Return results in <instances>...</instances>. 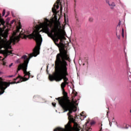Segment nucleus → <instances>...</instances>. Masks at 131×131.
<instances>
[{
	"label": "nucleus",
	"mask_w": 131,
	"mask_h": 131,
	"mask_svg": "<svg viewBox=\"0 0 131 131\" xmlns=\"http://www.w3.org/2000/svg\"><path fill=\"white\" fill-rule=\"evenodd\" d=\"M30 32H20L19 35H23L24 38H33L36 42V46L33 50V52L27 56L26 55H23L21 58L20 60H23L24 63H20L18 66L16 73H18L20 70H23L24 74V77H23L20 75L14 79V80H17L18 78L20 79V80L16 82H5L3 81V78H0V95H3L5 93V90L7 88L10 86V84H14V83H20L22 81H27L30 77V72H27V67H28V63L32 57H36L37 55L39 54V49H40V46H41V42H42V38L41 35L39 34V32H33L32 34H29ZM29 34V35H26ZM26 76H28V78H26Z\"/></svg>",
	"instance_id": "1"
},
{
	"label": "nucleus",
	"mask_w": 131,
	"mask_h": 131,
	"mask_svg": "<svg viewBox=\"0 0 131 131\" xmlns=\"http://www.w3.org/2000/svg\"><path fill=\"white\" fill-rule=\"evenodd\" d=\"M6 21L2 18V14H0V54H2L4 56L5 60L6 58L12 53V51H9V49H12L11 45L13 43L15 45V42H18L20 41V36H12L10 37V40L8 41V31H5L4 32L3 27H5Z\"/></svg>",
	"instance_id": "2"
},
{
	"label": "nucleus",
	"mask_w": 131,
	"mask_h": 131,
	"mask_svg": "<svg viewBox=\"0 0 131 131\" xmlns=\"http://www.w3.org/2000/svg\"><path fill=\"white\" fill-rule=\"evenodd\" d=\"M68 60H61L60 61H55V72L53 75H49V78L50 81L59 82L61 81L62 79H63V82L66 84H69L68 78V72L67 71L68 63H67Z\"/></svg>",
	"instance_id": "3"
},
{
	"label": "nucleus",
	"mask_w": 131,
	"mask_h": 131,
	"mask_svg": "<svg viewBox=\"0 0 131 131\" xmlns=\"http://www.w3.org/2000/svg\"><path fill=\"white\" fill-rule=\"evenodd\" d=\"M42 30L40 31L44 32L48 34L49 37H52L55 43L59 41V39L61 38L60 35H61V32L60 31L59 28L58 27H54L51 30L50 28H52V24L50 20L48 19H45L43 23L41 24Z\"/></svg>",
	"instance_id": "4"
},
{
	"label": "nucleus",
	"mask_w": 131,
	"mask_h": 131,
	"mask_svg": "<svg viewBox=\"0 0 131 131\" xmlns=\"http://www.w3.org/2000/svg\"><path fill=\"white\" fill-rule=\"evenodd\" d=\"M60 41L59 44L55 43L56 46L59 48V53H58L56 55L55 62H61V61H68L70 62L71 59H70V56L68 54V50L65 49V45L63 43V40L66 39V37L63 35L62 32L60 34Z\"/></svg>",
	"instance_id": "5"
},
{
	"label": "nucleus",
	"mask_w": 131,
	"mask_h": 131,
	"mask_svg": "<svg viewBox=\"0 0 131 131\" xmlns=\"http://www.w3.org/2000/svg\"><path fill=\"white\" fill-rule=\"evenodd\" d=\"M62 94L63 96L56 98V100L58 101V104L60 105V106L74 102V100L71 101L69 99L68 94L66 92H65V90H62Z\"/></svg>",
	"instance_id": "6"
},
{
	"label": "nucleus",
	"mask_w": 131,
	"mask_h": 131,
	"mask_svg": "<svg viewBox=\"0 0 131 131\" xmlns=\"http://www.w3.org/2000/svg\"><path fill=\"white\" fill-rule=\"evenodd\" d=\"M60 106L64 111L63 112H67V111H69V113L71 114L72 112H74V101Z\"/></svg>",
	"instance_id": "7"
},
{
	"label": "nucleus",
	"mask_w": 131,
	"mask_h": 131,
	"mask_svg": "<svg viewBox=\"0 0 131 131\" xmlns=\"http://www.w3.org/2000/svg\"><path fill=\"white\" fill-rule=\"evenodd\" d=\"M59 4H60V0H57L56 3L54 5V9H56V10L59 9Z\"/></svg>",
	"instance_id": "8"
},
{
	"label": "nucleus",
	"mask_w": 131,
	"mask_h": 131,
	"mask_svg": "<svg viewBox=\"0 0 131 131\" xmlns=\"http://www.w3.org/2000/svg\"><path fill=\"white\" fill-rule=\"evenodd\" d=\"M108 5L110 6V8L112 9V10L114 9V7L116 6L114 2L110 3Z\"/></svg>",
	"instance_id": "9"
},
{
	"label": "nucleus",
	"mask_w": 131,
	"mask_h": 131,
	"mask_svg": "<svg viewBox=\"0 0 131 131\" xmlns=\"http://www.w3.org/2000/svg\"><path fill=\"white\" fill-rule=\"evenodd\" d=\"M69 84H66V83H65L64 82H63L61 83V88L62 89V90H64L65 89V88L66 86V85H68Z\"/></svg>",
	"instance_id": "10"
},
{
	"label": "nucleus",
	"mask_w": 131,
	"mask_h": 131,
	"mask_svg": "<svg viewBox=\"0 0 131 131\" xmlns=\"http://www.w3.org/2000/svg\"><path fill=\"white\" fill-rule=\"evenodd\" d=\"M19 26L17 27V29H16V32H20V29H21V27H22V26H21V23H19Z\"/></svg>",
	"instance_id": "11"
},
{
	"label": "nucleus",
	"mask_w": 131,
	"mask_h": 131,
	"mask_svg": "<svg viewBox=\"0 0 131 131\" xmlns=\"http://www.w3.org/2000/svg\"><path fill=\"white\" fill-rule=\"evenodd\" d=\"M16 20L15 19L12 20L10 24H9V25H9V26H12V25L14 23V22H15Z\"/></svg>",
	"instance_id": "12"
},
{
	"label": "nucleus",
	"mask_w": 131,
	"mask_h": 131,
	"mask_svg": "<svg viewBox=\"0 0 131 131\" xmlns=\"http://www.w3.org/2000/svg\"><path fill=\"white\" fill-rule=\"evenodd\" d=\"M128 79L129 81H130V82H131V74L130 73L129 75L128 74Z\"/></svg>",
	"instance_id": "13"
},
{
	"label": "nucleus",
	"mask_w": 131,
	"mask_h": 131,
	"mask_svg": "<svg viewBox=\"0 0 131 131\" xmlns=\"http://www.w3.org/2000/svg\"><path fill=\"white\" fill-rule=\"evenodd\" d=\"M9 21H10V18H7V19L6 20L7 25H9V24H10V23H9Z\"/></svg>",
	"instance_id": "14"
},
{
	"label": "nucleus",
	"mask_w": 131,
	"mask_h": 131,
	"mask_svg": "<svg viewBox=\"0 0 131 131\" xmlns=\"http://www.w3.org/2000/svg\"><path fill=\"white\" fill-rule=\"evenodd\" d=\"M122 37H124V30L123 28L122 29Z\"/></svg>",
	"instance_id": "15"
},
{
	"label": "nucleus",
	"mask_w": 131,
	"mask_h": 131,
	"mask_svg": "<svg viewBox=\"0 0 131 131\" xmlns=\"http://www.w3.org/2000/svg\"><path fill=\"white\" fill-rule=\"evenodd\" d=\"M6 14V10L4 9L2 13V16H4Z\"/></svg>",
	"instance_id": "16"
},
{
	"label": "nucleus",
	"mask_w": 131,
	"mask_h": 131,
	"mask_svg": "<svg viewBox=\"0 0 131 131\" xmlns=\"http://www.w3.org/2000/svg\"><path fill=\"white\" fill-rule=\"evenodd\" d=\"M89 21H90V22H93V21H94V18H93V17H90Z\"/></svg>",
	"instance_id": "17"
},
{
	"label": "nucleus",
	"mask_w": 131,
	"mask_h": 131,
	"mask_svg": "<svg viewBox=\"0 0 131 131\" xmlns=\"http://www.w3.org/2000/svg\"><path fill=\"white\" fill-rule=\"evenodd\" d=\"M68 116H69V118H71V114L69 112L68 113Z\"/></svg>",
	"instance_id": "18"
},
{
	"label": "nucleus",
	"mask_w": 131,
	"mask_h": 131,
	"mask_svg": "<svg viewBox=\"0 0 131 131\" xmlns=\"http://www.w3.org/2000/svg\"><path fill=\"white\" fill-rule=\"evenodd\" d=\"M9 15H10V11H8L7 12V14L5 16V17H8V16H9Z\"/></svg>",
	"instance_id": "19"
},
{
	"label": "nucleus",
	"mask_w": 131,
	"mask_h": 131,
	"mask_svg": "<svg viewBox=\"0 0 131 131\" xmlns=\"http://www.w3.org/2000/svg\"><path fill=\"white\" fill-rule=\"evenodd\" d=\"M52 106H53V107H56V103L52 102Z\"/></svg>",
	"instance_id": "20"
},
{
	"label": "nucleus",
	"mask_w": 131,
	"mask_h": 131,
	"mask_svg": "<svg viewBox=\"0 0 131 131\" xmlns=\"http://www.w3.org/2000/svg\"><path fill=\"white\" fill-rule=\"evenodd\" d=\"M83 113H84V112H82L81 114H80V116H83V117H85V116H84Z\"/></svg>",
	"instance_id": "21"
},
{
	"label": "nucleus",
	"mask_w": 131,
	"mask_h": 131,
	"mask_svg": "<svg viewBox=\"0 0 131 131\" xmlns=\"http://www.w3.org/2000/svg\"><path fill=\"white\" fill-rule=\"evenodd\" d=\"M105 2H106V4H109V3H110V0H105Z\"/></svg>",
	"instance_id": "22"
},
{
	"label": "nucleus",
	"mask_w": 131,
	"mask_h": 131,
	"mask_svg": "<svg viewBox=\"0 0 131 131\" xmlns=\"http://www.w3.org/2000/svg\"><path fill=\"white\" fill-rule=\"evenodd\" d=\"M3 65L4 66H6V61H3Z\"/></svg>",
	"instance_id": "23"
},
{
	"label": "nucleus",
	"mask_w": 131,
	"mask_h": 131,
	"mask_svg": "<svg viewBox=\"0 0 131 131\" xmlns=\"http://www.w3.org/2000/svg\"><path fill=\"white\" fill-rule=\"evenodd\" d=\"M116 35H117L118 38L119 39H120V35H118L117 34H116Z\"/></svg>",
	"instance_id": "24"
},
{
	"label": "nucleus",
	"mask_w": 131,
	"mask_h": 131,
	"mask_svg": "<svg viewBox=\"0 0 131 131\" xmlns=\"http://www.w3.org/2000/svg\"><path fill=\"white\" fill-rule=\"evenodd\" d=\"M121 23V22L120 20V21H119V23L118 24V26H120Z\"/></svg>",
	"instance_id": "25"
},
{
	"label": "nucleus",
	"mask_w": 131,
	"mask_h": 131,
	"mask_svg": "<svg viewBox=\"0 0 131 131\" xmlns=\"http://www.w3.org/2000/svg\"><path fill=\"white\" fill-rule=\"evenodd\" d=\"M8 77H14V75H9Z\"/></svg>",
	"instance_id": "26"
},
{
	"label": "nucleus",
	"mask_w": 131,
	"mask_h": 131,
	"mask_svg": "<svg viewBox=\"0 0 131 131\" xmlns=\"http://www.w3.org/2000/svg\"><path fill=\"white\" fill-rule=\"evenodd\" d=\"M12 66H13V63H11V64L9 65V67L11 68V67H12Z\"/></svg>",
	"instance_id": "27"
},
{
	"label": "nucleus",
	"mask_w": 131,
	"mask_h": 131,
	"mask_svg": "<svg viewBox=\"0 0 131 131\" xmlns=\"http://www.w3.org/2000/svg\"><path fill=\"white\" fill-rule=\"evenodd\" d=\"M17 63H21V61H20V59L17 60Z\"/></svg>",
	"instance_id": "28"
},
{
	"label": "nucleus",
	"mask_w": 131,
	"mask_h": 131,
	"mask_svg": "<svg viewBox=\"0 0 131 131\" xmlns=\"http://www.w3.org/2000/svg\"><path fill=\"white\" fill-rule=\"evenodd\" d=\"M94 123H95L94 122H92L91 123V124H94Z\"/></svg>",
	"instance_id": "29"
},
{
	"label": "nucleus",
	"mask_w": 131,
	"mask_h": 131,
	"mask_svg": "<svg viewBox=\"0 0 131 131\" xmlns=\"http://www.w3.org/2000/svg\"><path fill=\"white\" fill-rule=\"evenodd\" d=\"M75 96H77V93H76L75 95Z\"/></svg>",
	"instance_id": "30"
},
{
	"label": "nucleus",
	"mask_w": 131,
	"mask_h": 131,
	"mask_svg": "<svg viewBox=\"0 0 131 131\" xmlns=\"http://www.w3.org/2000/svg\"><path fill=\"white\" fill-rule=\"evenodd\" d=\"M99 131H102V127L101 128V129Z\"/></svg>",
	"instance_id": "31"
},
{
	"label": "nucleus",
	"mask_w": 131,
	"mask_h": 131,
	"mask_svg": "<svg viewBox=\"0 0 131 131\" xmlns=\"http://www.w3.org/2000/svg\"><path fill=\"white\" fill-rule=\"evenodd\" d=\"M2 73H3L2 72H0V74H2Z\"/></svg>",
	"instance_id": "32"
},
{
	"label": "nucleus",
	"mask_w": 131,
	"mask_h": 131,
	"mask_svg": "<svg viewBox=\"0 0 131 131\" xmlns=\"http://www.w3.org/2000/svg\"><path fill=\"white\" fill-rule=\"evenodd\" d=\"M110 125H111V122H110Z\"/></svg>",
	"instance_id": "33"
},
{
	"label": "nucleus",
	"mask_w": 131,
	"mask_h": 131,
	"mask_svg": "<svg viewBox=\"0 0 131 131\" xmlns=\"http://www.w3.org/2000/svg\"><path fill=\"white\" fill-rule=\"evenodd\" d=\"M83 66H84V63L83 64Z\"/></svg>",
	"instance_id": "34"
},
{
	"label": "nucleus",
	"mask_w": 131,
	"mask_h": 131,
	"mask_svg": "<svg viewBox=\"0 0 131 131\" xmlns=\"http://www.w3.org/2000/svg\"><path fill=\"white\" fill-rule=\"evenodd\" d=\"M64 18H66V15H64Z\"/></svg>",
	"instance_id": "35"
},
{
	"label": "nucleus",
	"mask_w": 131,
	"mask_h": 131,
	"mask_svg": "<svg viewBox=\"0 0 131 131\" xmlns=\"http://www.w3.org/2000/svg\"><path fill=\"white\" fill-rule=\"evenodd\" d=\"M0 58H2V57H0Z\"/></svg>",
	"instance_id": "36"
},
{
	"label": "nucleus",
	"mask_w": 131,
	"mask_h": 131,
	"mask_svg": "<svg viewBox=\"0 0 131 131\" xmlns=\"http://www.w3.org/2000/svg\"><path fill=\"white\" fill-rule=\"evenodd\" d=\"M87 131H88V130H87Z\"/></svg>",
	"instance_id": "37"
}]
</instances>
